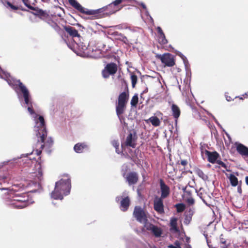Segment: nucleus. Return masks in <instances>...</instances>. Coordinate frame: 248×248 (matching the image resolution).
<instances>
[{
    "label": "nucleus",
    "mask_w": 248,
    "mask_h": 248,
    "mask_svg": "<svg viewBox=\"0 0 248 248\" xmlns=\"http://www.w3.org/2000/svg\"><path fill=\"white\" fill-rule=\"evenodd\" d=\"M160 190H161V197L162 199H165L167 197L170 193V190L169 187L167 186L162 179L160 180Z\"/></svg>",
    "instance_id": "nucleus-11"
},
{
    "label": "nucleus",
    "mask_w": 248,
    "mask_h": 248,
    "mask_svg": "<svg viewBox=\"0 0 248 248\" xmlns=\"http://www.w3.org/2000/svg\"><path fill=\"white\" fill-rule=\"evenodd\" d=\"M115 33L116 34L120 36V37H117V39L120 40L125 43H126V42H127L128 40L127 38L124 35H123L122 34L119 33L118 32H116Z\"/></svg>",
    "instance_id": "nucleus-32"
},
{
    "label": "nucleus",
    "mask_w": 248,
    "mask_h": 248,
    "mask_svg": "<svg viewBox=\"0 0 248 248\" xmlns=\"http://www.w3.org/2000/svg\"><path fill=\"white\" fill-rule=\"evenodd\" d=\"M128 1H130V2H132V1H135L137 4H139L140 5L142 6V7L144 10H145V13L146 15L147 16H149V17H150V18L152 20H153V18H152V17H151V16L149 15V13L148 11L147 10V7H146V6L145 4L144 3H143V2L139 3V2H138L136 1H135V0H131V1H130V0H128Z\"/></svg>",
    "instance_id": "nucleus-25"
},
{
    "label": "nucleus",
    "mask_w": 248,
    "mask_h": 248,
    "mask_svg": "<svg viewBox=\"0 0 248 248\" xmlns=\"http://www.w3.org/2000/svg\"><path fill=\"white\" fill-rule=\"evenodd\" d=\"M157 30L158 35H161L162 33H164L161 28L160 27H158L157 28Z\"/></svg>",
    "instance_id": "nucleus-42"
},
{
    "label": "nucleus",
    "mask_w": 248,
    "mask_h": 248,
    "mask_svg": "<svg viewBox=\"0 0 248 248\" xmlns=\"http://www.w3.org/2000/svg\"><path fill=\"white\" fill-rule=\"evenodd\" d=\"M64 30L71 36L76 38L74 40H78L80 41L81 36L78 34V31L74 27L70 26H65Z\"/></svg>",
    "instance_id": "nucleus-12"
},
{
    "label": "nucleus",
    "mask_w": 248,
    "mask_h": 248,
    "mask_svg": "<svg viewBox=\"0 0 248 248\" xmlns=\"http://www.w3.org/2000/svg\"><path fill=\"white\" fill-rule=\"evenodd\" d=\"M168 247L170 248H181L180 243L177 241L175 242L174 245H170Z\"/></svg>",
    "instance_id": "nucleus-37"
},
{
    "label": "nucleus",
    "mask_w": 248,
    "mask_h": 248,
    "mask_svg": "<svg viewBox=\"0 0 248 248\" xmlns=\"http://www.w3.org/2000/svg\"><path fill=\"white\" fill-rule=\"evenodd\" d=\"M194 213L193 209H190L185 215L184 222L186 225H188L191 221L192 216Z\"/></svg>",
    "instance_id": "nucleus-18"
},
{
    "label": "nucleus",
    "mask_w": 248,
    "mask_h": 248,
    "mask_svg": "<svg viewBox=\"0 0 248 248\" xmlns=\"http://www.w3.org/2000/svg\"><path fill=\"white\" fill-rule=\"evenodd\" d=\"M71 187V181L68 177L61 179L56 183L55 189L51 193V198L55 200H62L63 196L70 193Z\"/></svg>",
    "instance_id": "nucleus-4"
},
{
    "label": "nucleus",
    "mask_w": 248,
    "mask_h": 248,
    "mask_svg": "<svg viewBox=\"0 0 248 248\" xmlns=\"http://www.w3.org/2000/svg\"><path fill=\"white\" fill-rule=\"evenodd\" d=\"M177 212L181 213L185 209V206L182 203H178L175 205Z\"/></svg>",
    "instance_id": "nucleus-28"
},
{
    "label": "nucleus",
    "mask_w": 248,
    "mask_h": 248,
    "mask_svg": "<svg viewBox=\"0 0 248 248\" xmlns=\"http://www.w3.org/2000/svg\"><path fill=\"white\" fill-rule=\"evenodd\" d=\"M138 94H135L132 98L130 102L131 105L135 107L137 105L138 102Z\"/></svg>",
    "instance_id": "nucleus-27"
},
{
    "label": "nucleus",
    "mask_w": 248,
    "mask_h": 248,
    "mask_svg": "<svg viewBox=\"0 0 248 248\" xmlns=\"http://www.w3.org/2000/svg\"><path fill=\"white\" fill-rule=\"evenodd\" d=\"M202 190V188H201L199 190V191H198L197 192V194L200 197V198H201L202 200V201L203 202L206 204L207 205H208L207 202H206V201L202 199V192H200V191Z\"/></svg>",
    "instance_id": "nucleus-41"
},
{
    "label": "nucleus",
    "mask_w": 248,
    "mask_h": 248,
    "mask_svg": "<svg viewBox=\"0 0 248 248\" xmlns=\"http://www.w3.org/2000/svg\"><path fill=\"white\" fill-rule=\"evenodd\" d=\"M129 97L128 93L124 92L120 94L118 102L116 104V111L119 120L121 121V115L124 113L126 109V105Z\"/></svg>",
    "instance_id": "nucleus-7"
},
{
    "label": "nucleus",
    "mask_w": 248,
    "mask_h": 248,
    "mask_svg": "<svg viewBox=\"0 0 248 248\" xmlns=\"http://www.w3.org/2000/svg\"><path fill=\"white\" fill-rule=\"evenodd\" d=\"M226 99L227 101H230L232 100V98L229 96H226Z\"/></svg>",
    "instance_id": "nucleus-44"
},
{
    "label": "nucleus",
    "mask_w": 248,
    "mask_h": 248,
    "mask_svg": "<svg viewBox=\"0 0 248 248\" xmlns=\"http://www.w3.org/2000/svg\"><path fill=\"white\" fill-rule=\"evenodd\" d=\"M133 215L138 221L144 224V228L146 230L151 231L156 237L161 236L162 234L161 229L147 221L146 216L141 207L136 206Z\"/></svg>",
    "instance_id": "nucleus-3"
},
{
    "label": "nucleus",
    "mask_w": 248,
    "mask_h": 248,
    "mask_svg": "<svg viewBox=\"0 0 248 248\" xmlns=\"http://www.w3.org/2000/svg\"><path fill=\"white\" fill-rule=\"evenodd\" d=\"M51 26L57 32L60 33L61 28L56 23L53 22Z\"/></svg>",
    "instance_id": "nucleus-35"
},
{
    "label": "nucleus",
    "mask_w": 248,
    "mask_h": 248,
    "mask_svg": "<svg viewBox=\"0 0 248 248\" xmlns=\"http://www.w3.org/2000/svg\"><path fill=\"white\" fill-rule=\"evenodd\" d=\"M28 198L16 195L12 197H9L6 200V204L17 209H22L30 205Z\"/></svg>",
    "instance_id": "nucleus-6"
},
{
    "label": "nucleus",
    "mask_w": 248,
    "mask_h": 248,
    "mask_svg": "<svg viewBox=\"0 0 248 248\" xmlns=\"http://www.w3.org/2000/svg\"><path fill=\"white\" fill-rule=\"evenodd\" d=\"M131 80L132 82V86L133 88H134L137 81V76L135 74L131 75Z\"/></svg>",
    "instance_id": "nucleus-30"
},
{
    "label": "nucleus",
    "mask_w": 248,
    "mask_h": 248,
    "mask_svg": "<svg viewBox=\"0 0 248 248\" xmlns=\"http://www.w3.org/2000/svg\"><path fill=\"white\" fill-rule=\"evenodd\" d=\"M130 200L128 197L123 198L121 201V208L123 211L127 210L129 206Z\"/></svg>",
    "instance_id": "nucleus-19"
},
{
    "label": "nucleus",
    "mask_w": 248,
    "mask_h": 248,
    "mask_svg": "<svg viewBox=\"0 0 248 248\" xmlns=\"http://www.w3.org/2000/svg\"><path fill=\"white\" fill-rule=\"evenodd\" d=\"M125 145L132 148H135L136 146V139L132 133H129L126 138Z\"/></svg>",
    "instance_id": "nucleus-14"
},
{
    "label": "nucleus",
    "mask_w": 248,
    "mask_h": 248,
    "mask_svg": "<svg viewBox=\"0 0 248 248\" xmlns=\"http://www.w3.org/2000/svg\"><path fill=\"white\" fill-rule=\"evenodd\" d=\"M158 42L161 45H165L168 43L164 33H162L161 35H158Z\"/></svg>",
    "instance_id": "nucleus-24"
},
{
    "label": "nucleus",
    "mask_w": 248,
    "mask_h": 248,
    "mask_svg": "<svg viewBox=\"0 0 248 248\" xmlns=\"http://www.w3.org/2000/svg\"><path fill=\"white\" fill-rule=\"evenodd\" d=\"M238 191L239 192V193H241V188L240 187H238Z\"/></svg>",
    "instance_id": "nucleus-49"
},
{
    "label": "nucleus",
    "mask_w": 248,
    "mask_h": 248,
    "mask_svg": "<svg viewBox=\"0 0 248 248\" xmlns=\"http://www.w3.org/2000/svg\"><path fill=\"white\" fill-rule=\"evenodd\" d=\"M87 148L88 145L85 143H78L74 147L75 151L78 153H81L83 152L84 149Z\"/></svg>",
    "instance_id": "nucleus-17"
},
{
    "label": "nucleus",
    "mask_w": 248,
    "mask_h": 248,
    "mask_svg": "<svg viewBox=\"0 0 248 248\" xmlns=\"http://www.w3.org/2000/svg\"><path fill=\"white\" fill-rule=\"evenodd\" d=\"M246 183L247 185H248V176L246 177Z\"/></svg>",
    "instance_id": "nucleus-46"
},
{
    "label": "nucleus",
    "mask_w": 248,
    "mask_h": 248,
    "mask_svg": "<svg viewBox=\"0 0 248 248\" xmlns=\"http://www.w3.org/2000/svg\"><path fill=\"white\" fill-rule=\"evenodd\" d=\"M237 152L242 156L248 157V148L241 143H236Z\"/></svg>",
    "instance_id": "nucleus-13"
},
{
    "label": "nucleus",
    "mask_w": 248,
    "mask_h": 248,
    "mask_svg": "<svg viewBox=\"0 0 248 248\" xmlns=\"http://www.w3.org/2000/svg\"><path fill=\"white\" fill-rule=\"evenodd\" d=\"M220 242L222 244H225L226 243V241L223 238H220Z\"/></svg>",
    "instance_id": "nucleus-45"
},
{
    "label": "nucleus",
    "mask_w": 248,
    "mask_h": 248,
    "mask_svg": "<svg viewBox=\"0 0 248 248\" xmlns=\"http://www.w3.org/2000/svg\"><path fill=\"white\" fill-rule=\"evenodd\" d=\"M148 121L151 123L152 124L155 126H158L160 124L159 119L155 116L150 117Z\"/></svg>",
    "instance_id": "nucleus-21"
},
{
    "label": "nucleus",
    "mask_w": 248,
    "mask_h": 248,
    "mask_svg": "<svg viewBox=\"0 0 248 248\" xmlns=\"http://www.w3.org/2000/svg\"><path fill=\"white\" fill-rule=\"evenodd\" d=\"M216 163L217 164L220 165L222 168H223L224 169H227V165L224 162H223L222 161H221L220 160H217L216 161Z\"/></svg>",
    "instance_id": "nucleus-39"
},
{
    "label": "nucleus",
    "mask_w": 248,
    "mask_h": 248,
    "mask_svg": "<svg viewBox=\"0 0 248 248\" xmlns=\"http://www.w3.org/2000/svg\"><path fill=\"white\" fill-rule=\"evenodd\" d=\"M229 180L231 185L233 186H236L238 185V179L233 174H231L229 176Z\"/></svg>",
    "instance_id": "nucleus-23"
},
{
    "label": "nucleus",
    "mask_w": 248,
    "mask_h": 248,
    "mask_svg": "<svg viewBox=\"0 0 248 248\" xmlns=\"http://www.w3.org/2000/svg\"><path fill=\"white\" fill-rule=\"evenodd\" d=\"M116 32H115L114 33V36H115L116 38L117 39V37H120V36H119L118 35L116 34V33H115Z\"/></svg>",
    "instance_id": "nucleus-47"
},
{
    "label": "nucleus",
    "mask_w": 248,
    "mask_h": 248,
    "mask_svg": "<svg viewBox=\"0 0 248 248\" xmlns=\"http://www.w3.org/2000/svg\"><path fill=\"white\" fill-rule=\"evenodd\" d=\"M243 96H246V97H248V92L245 93V94H243Z\"/></svg>",
    "instance_id": "nucleus-48"
},
{
    "label": "nucleus",
    "mask_w": 248,
    "mask_h": 248,
    "mask_svg": "<svg viewBox=\"0 0 248 248\" xmlns=\"http://www.w3.org/2000/svg\"><path fill=\"white\" fill-rule=\"evenodd\" d=\"M185 200L189 205H192L195 202L194 199L190 196L186 198Z\"/></svg>",
    "instance_id": "nucleus-33"
},
{
    "label": "nucleus",
    "mask_w": 248,
    "mask_h": 248,
    "mask_svg": "<svg viewBox=\"0 0 248 248\" xmlns=\"http://www.w3.org/2000/svg\"><path fill=\"white\" fill-rule=\"evenodd\" d=\"M81 37L80 41L73 40V43L71 45H68V46L78 55L85 57H91L94 58H101L102 55L100 49L95 50V54H91L88 50L89 44L87 42H83Z\"/></svg>",
    "instance_id": "nucleus-2"
},
{
    "label": "nucleus",
    "mask_w": 248,
    "mask_h": 248,
    "mask_svg": "<svg viewBox=\"0 0 248 248\" xmlns=\"http://www.w3.org/2000/svg\"><path fill=\"white\" fill-rule=\"evenodd\" d=\"M120 199H121V198H120V197H116V201H117V202H118V201H119V200H120Z\"/></svg>",
    "instance_id": "nucleus-50"
},
{
    "label": "nucleus",
    "mask_w": 248,
    "mask_h": 248,
    "mask_svg": "<svg viewBox=\"0 0 248 248\" xmlns=\"http://www.w3.org/2000/svg\"><path fill=\"white\" fill-rule=\"evenodd\" d=\"M196 174L199 177L202 179L203 181H206L208 180V176L205 174L202 170L198 169L196 170Z\"/></svg>",
    "instance_id": "nucleus-22"
},
{
    "label": "nucleus",
    "mask_w": 248,
    "mask_h": 248,
    "mask_svg": "<svg viewBox=\"0 0 248 248\" xmlns=\"http://www.w3.org/2000/svg\"><path fill=\"white\" fill-rule=\"evenodd\" d=\"M162 199L161 198L156 197L154 200V209L159 214H162L164 212Z\"/></svg>",
    "instance_id": "nucleus-10"
},
{
    "label": "nucleus",
    "mask_w": 248,
    "mask_h": 248,
    "mask_svg": "<svg viewBox=\"0 0 248 248\" xmlns=\"http://www.w3.org/2000/svg\"><path fill=\"white\" fill-rule=\"evenodd\" d=\"M206 155L208 157V161L212 163L216 162L218 156V154L216 152H210L206 151Z\"/></svg>",
    "instance_id": "nucleus-16"
},
{
    "label": "nucleus",
    "mask_w": 248,
    "mask_h": 248,
    "mask_svg": "<svg viewBox=\"0 0 248 248\" xmlns=\"http://www.w3.org/2000/svg\"><path fill=\"white\" fill-rule=\"evenodd\" d=\"M170 224L171 229H172L176 232L178 231V229L177 228V219H176V218H175L174 217L172 218L170 220Z\"/></svg>",
    "instance_id": "nucleus-26"
},
{
    "label": "nucleus",
    "mask_w": 248,
    "mask_h": 248,
    "mask_svg": "<svg viewBox=\"0 0 248 248\" xmlns=\"http://www.w3.org/2000/svg\"><path fill=\"white\" fill-rule=\"evenodd\" d=\"M117 65L114 63H108L102 71V75L104 78H108L110 75H114L117 71Z\"/></svg>",
    "instance_id": "nucleus-9"
},
{
    "label": "nucleus",
    "mask_w": 248,
    "mask_h": 248,
    "mask_svg": "<svg viewBox=\"0 0 248 248\" xmlns=\"http://www.w3.org/2000/svg\"><path fill=\"white\" fill-rule=\"evenodd\" d=\"M112 144L115 148L116 153L119 154L121 152L119 150V142L117 140H113L112 141Z\"/></svg>",
    "instance_id": "nucleus-31"
},
{
    "label": "nucleus",
    "mask_w": 248,
    "mask_h": 248,
    "mask_svg": "<svg viewBox=\"0 0 248 248\" xmlns=\"http://www.w3.org/2000/svg\"><path fill=\"white\" fill-rule=\"evenodd\" d=\"M34 169L29 172V178L31 179L29 186L40 188L41 187V181L43 180V173L41 165L39 163L35 162Z\"/></svg>",
    "instance_id": "nucleus-5"
},
{
    "label": "nucleus",
    "mask_w": 248,
    "mask_h": 248,
    "mask_svg": "<svg viewBox=\"0 0 248 248\" xmlns=\"http://www.w3.org/2000/svg\"><path fill=\"white\" fill-rule=\"evenodd\" d=\"M207 114L208 115H209V116H211L212 118H213V119L214 120V121L215 122V123L217 124L218 125H219V124L218 123L217 120L216 119V118L214 117V115H213L211 113H210L209 112L207 111H206Z\"/></svg>",
    "instance_id": "nucleus-40"
},
{
    "label": "nucleus",
    "mask_w": 248,
    "mask_h": 248,
    "mask_svg": "<svg viewBox=\"0 0 248 248\" xmlns=\"http://www.w3.org/2000/svg\"><path fill=\"white\" fill-rule=\"evenodd\" d=\"M177 55L178 56H179L181 58V59L183 60V62L185 64V65L186 67V68L188 63L186 58L182 53H181L180 52H178L177 53Z\"/></svg>",
    "instance_id": "nucleus-29"
},
{
    "label": "nucleus",
    "mask_w": 248,
    "mask_h": 248,
    "mask_svg": "<svg viewBox=\"0 0 248 248\" xmlns=\"http://www.w3.org/2000/svg\"><path fill=\"white\" fill-rule=\"evenodd\" d=\"M24 4L29 9L34 10V8L29 3V0H22Z\"/></svg>",
    "instance_id": "nucleus-38"
},
{
    "label": "nucleus",
    "mask_w": 248,
    "mask_h": 248,
    "mask_svg": "<svg viewBox=\"0 0 248 248\" xmlns=\"http://www.w3.org/2000/svg\"><path fill=\"white\" fill-rule=\"evenodd\" d=\"M157 58L159 59L165 66L171 67L175 64L173 56L170 53H165L163 55H157Z\"/></svg>",
    "instance_id": "nucleus-8"
},
{
    "label": "nucleus",
    "mask_w": 248,
    "mask_h": 248,
    "mask_svg": "<svg viewBox=\"0 0 248 248\" xmlns=\"http://www.w3.org/2000/svg\"><path fill=\"white\" fill-rule=\"evenodd\" d=\"M181 164L183 166H186L187 164V161L186 160H182L181 161Z\"/></svg>",
    "instance_id": "nucleus-43"
},
{
    "label": "nucleus",
    "mask_w": 248,
    "mask_h": 248,
    "mask_svg": "<svg viewBox=\"0 0 248 248\" xmlns=\"http://www.w3.org/2000/svg\"><path fill=\"white\" fill-rule=\"evenodd\" d=\"M24 99V97L20 100L22 104L23 100ZM24 103L26 105L28 106V110L32 117L34 118V121L35 123L34 126V131L36 132V135L37 137V142L33 147V150L32 153H34L37 155H39L43 149L45 148L46 152H49L48 149L52 146L53 141L51 138L47 139L46 141V131L45 124L44 119L43 116H38L35 113L32 108V104L31 101V97L29 94V103L26 104L25 101Z\"/></svg>",
    "instance_id": "nucleus-1"
},
{
    "label": "nucleus",
    "mask_w": 248,
    "mask_h": 248,
    "mask_svg": "<svg viewBox=\"0 0 248 248\" xmlns=\"http://www.w3.org/2000/svg\"><path fill=\"white\" fill-rule=\"evenodd\" d=\"M32 154V153H31L30 154H22L20 156V158H21L22 157H26V160H29L30 161H31V160H32V159H34V158H31V157H29V155H31Z\"/></svg>",
    "instance_id": "nucleus-36"
},
{
    "label": "nucleus",
    "mask_w": 248,
    "mask_h": 248,
    "mask_svg": "<svg viewBox=\"0 0 248 248\" xmlns=\"http://www.w3.org/2000/svg\"><path fill=\"white\" fill-rule=\"evenodd\" d=\"M171 108L173 116L175 119H178L180 114V110L179 107L175 104H172Z\"/></svg>",
    "instance_id": "nucleus-20"
},
{
    "label": "nucleus",
    "mask_w": 248,
    "mask_h": 248,
    "mask_svg": "<svg viewBox=\"0 0 248 248\" xmlns=\"http://www.w3.org/2000/svg\"><path fill=\"white\" fill-rule=\"evenodd\" d=\"M225 134L226 135V136H227V137L229 138V139H230V135L227 133V132H225Z\"/></svg>",
    "instance_id": "nucleus-51"
},
{
    "label": "nucleus",
    "mask_w": 248,
    "mask_h": 248,
    "mask_svg": "<svg viewBox=\"0 0 248 248\" xmlns=\"http://www.w3.org/2000/svg\"><path fill=\"white\" fill-rule=\"evenodd\" d=\"M6 5H5L6 7H10L11 9H12L13 10H16L19 9V7L18 6H15L13 5L11 2L9 1H7L6 2Z\"/></svg>",
    "instance_id": "nucleus-34"
},
{
    "label": "nucleus",
    "mask_w": 248,
    "mask_h": 248,
    "mask_svg": "<svg viewBox=\"0 0 248 248\" xmlns=\"http://www.w3.org/2000/svg\"><path fill=\"white\" fill-rule=\"evenodd\" d=\"M126 179L129 185L135 184L138 180V174L135 172H130L127 174Z\"/></svg>",
    "instance_id": "nucleus-15"
}]
</instances>
